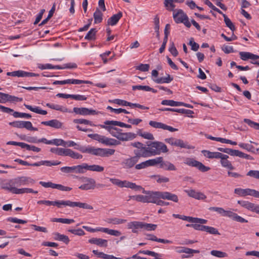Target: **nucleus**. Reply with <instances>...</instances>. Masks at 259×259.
Wrapping results in <instances>:
<instances>
[{"label":"nucleus","instance_id":"nucleus-1","mask_svg":"<svg viewBox=\"0 0 259 259\" xmlns=\"http://www.w3.org/2000/svg\"><path fill=\"white\" fill-rule=\"evenodd\" d=\"M148 147H146L140 142L132 143L131 145L137 149L134 150V154L140 155L142 157H148L152 156L159 155L161 152L166 153L168 149L166 145L162 142L155 141L147 142Z\"/></svg>","mask_w":259,"mask_h":259},{"label":"nucleus","instance_id":"nucleus-2","mask_svg":"<svg viewBox=\"0 0 259 259\" xmlns=\"http://www.w3.org/2000/svg\"><path fill=\"white\" fill-rule=\"evenodd\" d=\"M35 181L30 177L26 176L18 177L9 180L6 183L3 188L6 190L16 194H20L16 192V190H21V188H18L22 186L34 184Z\"/></svg>","mask_w":259,"mask_h":259},{"label":"nucleus","instance_id":"nucleus-3","mask_svg":"<svg viewBox=\"0 0 259 259\" xmlns=\"http://www.w3.org/2000/svg\"><path fill=\"white\" fill-rule=\"evenodd\" d=\"M82 153H87L101 157H108L115 153V150L108 148H95V147H78L75 148Z\"/></svg>","mask_w":259,"mask_h":259},{"label":"nucleus","instance_id":"nucleus-4","mask_svg":"<svg viewBox=\"0 0 259 259\" xmlns=\"http://www.w3.org/2000/svg\"><path fill=\"white\" fill-rule=\"evenodd\" d=\"M82 228L87 231L92 233L100 231L114 236H119L121 234V233L118 230L109 229L107 228L98 227L96 229H93L86 226H83Z\"/></svg>","mask_w":259,"mask_h":259},{"label":"nucleus","instance_id":"nucleus-5","mask_svg":"<svg viewBox=\"0 0 259 259\" xmlns=\"http://www.w3.org/2000/svg\"><path fill=\"white\" fill-rule=\"evenodd\" d=\"M184 163L189 166L196 167L202 172H205L210 169V167L205 166L201 162L192 158H186L184 160Z\"/></svg>","mask_w":259,"mask_h":259},{"label":"nucleus","instance_id":"nucleus-6","mask_svg":"<svg viewBox=\"0 0 259 259\" xmlns=\"http://www.w3.org/2000/svg\"><path fill=\"white\" fill-rule=\"evenodd\" d=\"M9 124V125L16 128H25L27 130L33 131H37L38 130L37 128L33 127L31 122L28 121H15L10 122Z\"/></svg>","mask_w":259,"mask_h":259},{"label":"nucleus","instance_id":"nucleus-7","mask_svg":"<svg viewBox=\"0 0 259 259\" xmlns=\"http://www.w3.org/2000/svg\"><path fill=\"white\" fill-rule=\"evenodd\" d=\"M143 193L146 194V203H152L157 204V201L160 198V191H146Z\"/></svg>","mask_w":259,"mask_h":259},{"label":"nucleus","instance_id":"nucleus-8","mask_svg":"<svg viewBox=\"0 0 259 259\" xmlns=\"http://www.w3.org/2000/svg\"><path fill=\"white\" fill-rule=\"evenodd\" d=\"M0 110L3 112L12 114L16 118H30L31 117V115L29 114L14 111L12 109L5 107L1 105Z\"/></svg>","mask_w":259,"mask_h":259},{"label":"nucleus","instance_id":"nucleus-9","mask_svg":"<svg viewBox=\"0 0 259 259\" xmlns=\"http://www.w3.org/2000/svg\"><path fill=\"white\" fill-rule=\"evenodd\" d=\"M140 155L136 153L134 156L125 159L122 162V165L125 168H131L136 165L141 157Z\"/></svg>","mask_w":259,"mask_h":259},{"label":"nucleus","instance_id":"nucleus-10","mask_svg":"<svg viewBox=\"0 0 259 259\" xmlns=\"http://www.w3.org/2000/svg\"><path fill=\"white\" fill-rule=\"evenodd\" d=\"M60 170L64 173L74 172L76 174H84V163L76 166L62 167L60 168Z\"/></svg>","mask_w":259,"mask_h":259},{"label":"nucleus","instance_id":"nucleus-11","mask_svg":"<svg viewBox=\"0 0 259 259\" xmlns=\"http://www.w3.org/2000/svg\"><path fill=\"white\" fill-rule=\"evenodd\" d=\"M82 182L84 183L79 187V189L82 190H89L94 189L96 187V181L94 179L82 177Z\"/></svg>","mask_w":259,"mask_h":259},{"label":"nucleus","instance_id":"nucleus-12","mask_svg":"<svg viewBox=\"0 0 259 259\" xmlns=\"http://www.w3.org/2000/svg\"><path fill=\"white\" fill-rule=\"evenodd\" d=\"M156 162V165L160 164V167L166 170H176V166L169 161H164L162 157H158L155 158Z\"/></svg>","mask_w":259,"mask_h":259},{"label":"nucleus","instance_id":"nucleus-13","mask_svg":"<svg viewBox=\"0 0 259 259\" xmlns=\"http://www.w3.org/2000/svg\"><path fill=\"white\" fill-rule=\"evenodd\" d=\"M39 183L45 188L57 189L62 191H69L72 190V188L70 187L64 186L61 184H55L51 182H45L40 181Z\"/></svg>","mask_w":259,"mask_h":259},{"label":"nucleus","instance_id":"nucleus-14","mask_svg":"<svg viewBox=\"0 0 259 259\" xmlns=\"http://www.w3.org/2000/svg\"><path fill=\"white\" fill-rule=\"evenodd\" d=\"M149 124L154 128L167 130L171 132H177L178 131L177 128H174L160 122L151 120L149 121Z\"/></svg>","mask_w":259,"mask_h":259},{"label":"nucleus","instance_id":"nucleus-15","mask_svg":"<svg viewBox=\"0 0 259 259\" xmlns=\"http://www.w3.org/2000/svg\"><path fill=\"white\" fill-rule=\"evenodd\" d=\"M73 111L76 114L81 115H97L100 113V112L97 111L95 110L89 109L85 107H74L73 108Z\"/></svg>","mask_w":259,"mask_h":259},{"label":"nucleus","instance_id":"nucleus-16","mask_svg":"<svg viewBox=\"0 0 259 259\" xmlns=\"http://www.w3.org/2000/svg\"><path fill=\"white\" fill-rule=\"evenodd\" d=\"M156 163V162L155 161V158L149 159L139 164H137L135 165V168L137 170L145 169L149 166H155Z\"/></svg>","mask_w":259,"mask_h":259},{"label":"nucleus","instance_id":"nucleus-17","mask_svg":"<svg viewBox=\"0 0 259 259\" xmlns=\"http://www.w3.org/2000/svg\"><path fill=\"white\" fill-rule=\"evenodd\" d=\"M99 126L101 128L106 130L113 137L117 138V139H118V136H119V134L122 131L121 129L114 127L111 126H107L105 125H99Z\"/></svg>","mask_w":259,"mask_h":259},{"label":"nucleus","instance_id":"nucleus-18","mask_svg":"<svg viewBox=\"0 0 259 259\" xmlns=\"http://www.w3.org/2000/svg\"><path fill=\"white\" fill-rule=\"evenodd\" d=\"M41 124L57 129L62 128L63 126V123L57 119L42 121Z\"/></svg>","mask_w":259,"mask_h":259},{"label":"nucleus","instance_id":"nucleus-19","mask_svg":"<svg viewBox=\"0 0 259 259\" xmlns=\"http://www.w3.org/2000/svg\"><path fill=\"white\" fill-rule=\"evenodd\" d=\"M173 17L177 23L183 22L184 19L187 18V15L181 9H179L173 13Z\"/></svg>","mask_w":259,"mask_h":259},{"label":"nucleus","instance_id":"nucleus-20","mask_svg":"<svg viewBox=\"0 0 259 259\" xmlns=\"http://www.w3.org/2000/svg\"><path fill=\"white\" fill-rule=\"evenodd\" d=\"M238 204H240L242 207L250 210L251 211L256 212L258 205L255 204L253 203L250 202L248 201H241L238 200Z\"/></svg>","mask_w":259,"mask_h":259},{"label":"nucleus","instance_id":"nucleus-21","mask_svg":"<svg viewBox=\"0 0 259 259\" xmlns=\"http://www.w3.org/2000/svg\"><path fill=\"white\" fill-rule=\"evenodd\" d=\"M160 198L162 199L171 200L175 202L179 201V198L177 195L166 191H160Z\"/></svg>","mask_w":259,"mask_h":259},{"label":"nucleus","instance_id":"nucleus-22","mask_svg":"<svg viewBox=\"0 0 259 259\" xmlns=\"http://www.w3.org/2000/svg\"><path fill=\"white\" fill-rule=\"evenodd\" d=\"M221 159L220 163L223 167L229 169V170H233L234 167L233 166L231 161L228 160L229 156L226 154H222L220 158Z\"/></svg>","mask_w":259,"mask_h":259},{"label":"nucleus","instance_id":"nucleus-23","mask_svg":"<svg viewBox=\"0 0 259 259\" xmlns=\"http://www.w3.org/2000/svg\"><path fill=\"white\" fill-rule=\"evenodd\" d=\"M186 192L190 197L198 200H204L206 198V196L203 193L193 189L186 190Z\"/></svg>","mask_w":259,"mask_h":259},{"label":"nucleus","instance_id":"nucleus-24","mask_svg":"<svg viewBox=\"0 0 259 259\" xmlns=\"http://www.w3.org/2000/svg\"><path fill=\"white\" fill-rule=\"evenodd\" d=\"M142 222L133 221L130 222L127 224L128 229L131 230L133 233H138V230H141Z\"/></svg>","mask_w":259,"mask_h":259},{"label":"nucleus","instance_id":"nucleus-25","mask_svg":"<svg viewBox=\"0 0 259 259\" xmlns=\"http://www.w3.org/2000/svg\"><path fill=\"white\" fill-rule=\"evenodd\" d=\"M118 137V141H131L136 138L137 135L135 133L128 132V133H122L119 134Z\"/></svg>","mask_w":259,"mask_h":259},{"label":"nucleus","instance_id":"nucleus-26","mask_svg":"<svg viewBox=\"0 0 259 259\" xmlns=\"http://www.w3.org/2000/svg\"><path fill=\"white\" fill-rule=\"evenodd\" d=\"M240 58L243 60L246 61L248 59L256 60L259 59V56L253 54L249 52H240L239 53Z\"/></svg>","mask_w":259,"mask_h":259},{"label":"nucleus","instance_id":"nucleus-27","mask_svg":"<svg viewBox=\"0 0 259 259\" xmlns=\"http://www.w3.org/2000/svg\"><path fill=\"white\" fill-rule=\"evenodd\" d=\"M69 206L71 207H78L87 209H93V207L92 205L86 203H82L80 202L69 201Z\"/></svg>","mask_w":259,"mask_h":259},{"label":"nucleus","instance_id":"nucleus-28","mask_svg":"<svg viewBox=\"0 0 259 259\" xmlns=\"http://www.w3.org/2000/svg\"><path fill=\"white\" fill-rule=\"evenodd\" d=\"M102 144L106 146H116L120 144V142L114 139L109 138L104 136Z\"/></svg>","mask_w":259,"mask_h":259},{"label":"nucleus","instance_id":"nucleus-29","mask_svg":"<svg viewBox=\"0 0 259 259\" xmlns=\"http://www.w3.org/2000/svg\"><path fill=\"white\" fill-rule=\"evenodd\" d=\"M84 172L87 170L97 172H102L104 170V167L102 166L96 164L89 165L87 163H84Z\"/></svg>","mask_w":259,"mask_h":259},{"label":"nucleus","instance_id":"nucleus-30","mask_svg":"<svg viewBox=\"0 0 259 259\" xmlns=\"http://www.w3.org/2000/svg\"><path fill=\"white\" fill-rule=\"evenodd\" d=\"M122 13L121 12H119L118 13L113 15L109 19H108L107 23L108 25L114 26L117 24L119 19L122 17Z\"/></svg>","mask_w":259,"mask_h":259},{"label":"nucleus","instance_id":"nucleus-31","mask_svg":"<svg viewBox=\"0 0 259 259\" xmlns=\"http://www.w3.org/2000/svg\"><path fill=\"white\" fill-rule=\"evenodd\" d=\"M89 242L100 246L106 247L107 246V240L101 238H93L89 240Z\"/></svg>","mask_w":259,"mask_h":259},{"label":"nucleus","instance_id":"nucleus-32","mask_svg":"<svg viewBox=\"0 0 259 259\" xmlns=\"http://www.w3.org/2000/svg\"><path fill=\"white\" fill-rule=\"evenodd\" d=\"M252 189L236 188L234 190V193L240 196L245 197L247 195L251 196Z\"/></svg>","mask_w":259,"mask_h":259},{"label":"nucleus","instance_id":"nucleus-33","mask_svg":"<svg viewBox=\"0 0 259 259\" xmlns=\"http://www.w3.org/2000/svg\"><path fill=\"white\" fill-rule=\"evenodd\" d=\"M202 153L207 158H220L222 156V153L218 152H210L207 150H203Z\"/></svg>","mask_w":259,"mask_h":259},{"label":"nucleus","instance_id":"nucleus-34","mask_svg":"<svg viewBox=\"0 0 259 259\" xmlns=\"http://www.w3.org/2000/svg\"><path fill=\"white\" fill-rule=\"evenodd\" d=\"M53 235L55 240L62 241L66 244H68L70 240L68 237L66 235L61 234L57 232L53 233Z\"/></svg>","mask_w":259,"mask_h":259},{"label":"nucleus","instance_id":"nucleus-35","mask_svg":"<svg viewBox=\"0 0 259 259\" xmlns=\"http://www.w3.org/2000/svg\"><path fill=\"white\" fill-rule=\"evenodd\" d=\"M136 135L147 140H153L154 139L153 134L149 132H143L141 129L138 130L137 134Z\"/></svg>","mask_w":259,"mask_h":259},{"label":"nucleus","instance_id":"nucleus-36","mask_svg":"<svg viewBox=\"0 0 259 259\" xmlns=\"http://www.w3.org/2000/svg\"><path fill=\"white\" fill-rule=\"evenodd\" d=\"M24 106L27 109L36 113L41 115H46L47 114V111L41 109L39 107H33L30 105L26 104H24Z\"/></svg>","mask_w":259,"mask_h":259},{"label":"nucleus","instance_id":"nucleus-37","mask_svg":"<svg viewBox=\"0 0 259 259\" xmlns=\"http://www.w3.org/2000/svg\"><path fill=\"white\" fill-rule=\"evenodd\" d=\"M173 80V77L169 74H167L166 77H161L155 79L154 81L157 83H169Z\"/></svg>","mask_w":259,"mask_h":259},{"label":"nucleus","instance_id":"nucleus-38","mask_svg":"<svg viewBox=\"0 0 259 259\" xmlns=\"http://www.w3.org/2000/svg\"><path fill=\"white\" fill-rule=\"evenodd\" d=\"M156 228L157 225L142 222L141 230L142 231H154Z\"/></svg>","mask_w":259,"mask_h":259},{"label":"nucleus","instance_id":"nucleus-39","mask_svg":"<svg viewBox=\"0 0 259 259\" xmlns=\"http://www.w3.org/2000/svg\"><path fill=\"white\" fill-rule=\"evenodd\" d=\"M93 16L95 23H99L101 22L103 19V14L99 8H96V11L94 13Z\"/></svg>","mask_w":259,"mask_h":259},{"label":"nucleus","instance_id":"nucleus-40","mask_svg":"<svg viewBox=\"0 0 259 259\" xmlns=\"http://www.w3.org/2000/svg\"><path fill=\"white\" fill-rule=\"evenodd\" d=\"M123 187L129 188L135 190H141L143 188L141 186L137 185L135 183L130 182L127 181H124Z\"/></svg>","mask_w":259,"mask_h":259},{"label":"nucleus","instance_id":"nucleus-41","mask_svg":"<svg viewBox=\"0 0 259 259\" xmlns=\"http://www.w3.org/2000/svg\"><path fill=\"white\" fill-rule=\"evenodd\" d=\"M46 106L51 109H53L58 110V111H60L63 112H68L67 108H66L63 106L59 105L47 103L46 104Z\"/></svg>","mask_w":259,"mask_h":259},{"label":"nucleus","instance_id":"nucleus-42","mask_svg":"<svg viewBox=\"0 0 259 259\" xmlns=\"http://www.w3.org/2000/svg\"><path fill=\"white\" fill-rule=\"evenodd\" d=\"M70 200H57L51 201V205L57 206L58 208H61L62 206H69Z\"/></svg>","mask_w":259,"mask_h":259},{"label":"nucleus","instance_id":"nucleus-43","mask_svg":"<svg viewBox=\"0 0 259 259\" xmlns=\"http://www.w3.org/2000/svg\"><path fill=\"white\" fill-rule=\"evenodd\" d=\"M67 149L62 148H52L50 151L60 156H66Z\"/></svg>","mask_w":259,"mask_h":259},{"label":"nucleus","instance_id":"nucleus-44","mask_svg":"<svg viewBox=\"0 0 259 259\" xmlns=\"http://www.w3.org/2000/svg\"><path fill=\"white\" fill-rule=\"evenodd\" d=\"M66 156H70L72 158L76 159H81L82 158V155L74 152L70 149H67V152L66 153Z\"/></svg>","mask_w":259,"mask_h":259},{"label":"nucleus","instance_id":"nucleus-45","mask_svg":"<svg viewBox=\"0 0 259 259\" xmlns=\"http://www.w3.org/2000/svg\"><path fill=\"white\" fill-rule=\"evenodd\" d=\"M184 253H186L188 254V255H183L182 256V258H190L193 256V253H199L200 252L199 250H195L193 249H191L189 248L186 247V248L185 249Z\"/></svg>","mask_w":259,"mask_h":259},{"label":"nucleus","instance_id":"nucleus-46","mask_svg":"<svg viewBox=\"0 0 259 259\" xmlns=\"http://www.w3.org/2000/svg\"><path fill=\"white\" fill-rule=\"evenodd\" d=\"M107 222L109 224H112L113 225H120L122 224H124L126 222V220L119 219L117 218L109 219L108 220Z\"/></svg>","mask_w":259,"mask_h":259},{"label":"nucleus","instance_id":"nucleus-47","mask_svg":"<svg viewBox=\"0 0 259 259\" xmlns=\"http://www.w3.org/2000/svg\"><path fill=\"white\" fill-rule=\"evenodd\" d=\"M206 226H204L200 224H187L186 227H192L196 230L205 231Z\"/></svg>","mask_w":259,"mask_h":259},{"label":"nucleus","instance_id":"nucleus-48","mask_svg":"<svg viewBox=\"0 0 259 259\" xmlns=\"http://www.w3.org/2000/svg\"><path fill=\"white\" fill-rule=\"evenodd\" d=\"M21 140L26 141L28 142L37 143H38V139L36 137H30L27 138L25 135H18Z\"/></svg>","mask_w":259,"mask_h":259},{"label":"nucleus","instance_id":"nucleus-49","mask_svg":"<svg viewBox=\"0 0 259 259\" xmlns=\"http://www.w3.org/2000/svg\"><path fill=\"white\" fill-rule=\"evenodd\" d=\"M223 16L227 26L232 31H234L235 30V27L231 22V20L225 14H223Z\"/></svg>","mask_w":259,"mask_h":259},{"label":"nucleus","instance_id":"nucleus-50","mask_svg":"<svg viewBox=\"0 0 259 259\" xmlns=\"http://www.w3.org/2000/svg\"><path fill=\"white\" fill-rule=\"evenodd\" d=\"M109 102L116 104L118 105L127 106L129 104V102L121 99H116L114 100H109Z\"/></svg>","mask_w":259,"mask_h":259},{"label":"nucleus","instance_id":"nucleus-51","mask_svg":"<svg viewBox=\"0 0 259 259\" xmlns=\"http://www.w3.org/2000/svg\"><path fill=\"white\" fill-rule=\"evenodd\" d=\"M97 30L95 28H92L85 35L84 38L87 40H93L95 39Z\"/></svg>","mask_w":259,"mask_h":259},{"label":"nucleus","instance_id":"nucleus-52","mask_svg":"<svg viewBox=\"0 0 259 259\" xmlns=\"http://www.w3.org/2000/svg\"><path fill=\"white\" fill-rule=\"evenodd\" d=\"M176 146L180 147L181 148L188 149L193 148V147H191V146H190L189 145H188L187 143H185L183 140H182L181 139H178L177 140Z\"/></svg>","mask_w":259,"mask_h":259},{"label":"nucleus","instance_id":"nucleus-53","mask_svg":"<svg viewBox=\"0 0 259 259\" xmlns=\"http://www.w3.org/2000/svg\"><path fill=\"white\" fill-rule=\"evenodd\" d=\"M173 0H164V4L166 9L170 11H175V5L173 4Z\"/></svg>","mask_w":259,"mask_h":259},{"label":"nucleus","instance_id":"nucleus-54","mask_svg":"<svg viewBox=\"0 0 259 259\" xmlns=\"http://www.w3.org/2000/svg\"><path fill=\"white\" fill-rule=\"evenodd\" d=\"M210 254L214 256L218 257H225L228 256L227 253L219 250H212L210 252Z\"/></svg>","mask_w":259,"mask_h":259},{"label":"nucleus","instance_id":"nucleus-55","mask_svg":"<svg viewBox=\"0 0 259 259\" xmlns=\"http://www.w3.org/2000/svg\"><path fill=\"white\" fill-rule=\"evenodd\" d=\"M51 145L66 147V141L61 139H54L52 140Z\"/></svg>","mask_w":259,"mask_h":259},{"label":"nucleus","instance_id":"nucleus-56","mask_svg":"<svg viewBox=\"0 0 259 259\" xmlns=\"http://www.w3.org/2000/svg\"><path fill=\"white\" fill-rule=\"evenodd\" d=\"M109 181L114 185L117 186L120 188L123 187L124 181H121L116 178H109Z\"/></svg>","mask_w":259,"mask_h":259},{"label":"nucleus","instance_id":"nucleus-57","mask_svg":"<svg viewBox=\"0 0 259 259\" xmlns=\"http://www.w3.org/2000/svg\"><path fill=\"white\" fill-rule=\"evenodd\" d=\"M244 122L247 123L250 127H253L256 130H259V123L255 122L250 119L245 118Z\"/></svg>","mask_w":259,"mask_h":259},{"label":"nucleus","instance_id":"nucleus-58","mask_svg":"<svg viewBox=\"0 0 259 259\" xmlns=\"http://www.w3.org/2000/svg\"><path fill=\"white\" fill-rule=\"evenodd\" d=\"M90 138L98 141L99 143H102L104 136L100 135L97 134H91L88 135Z\"/></svg>","mask_w":259,"mask_h":259},{"label":"nucleus","instance_id":"nucleus-59","mask_svg":"<svg viewBox=\"0 0 259 259\" xmlns=\"http://www.w3.org/2000/svg\"><path fill=\"white\" fill-rule=\"evenodd\" d=\"M73 122L75 123L89 124L91 126L95 125L91 121L84 119H75L73 120Z\"/></svg>","mask_w":259,"mask_h":259},{"label":"nucleus","instance_id":"nucleus-60","mask_svg":"<svg viewBox=\"0 0 259 259\" xmlns=\"http://www.w3.org/2000/svg\"><path fill=\"white\" fill-rule=\"evenodd\" d=\"M207 221L205 219L198 218H193L191 217L190 222V223H196V224H205L207 223Z\"/></svg>","mask_w":259,"mask_h":259},{"label":"nucleus","instance_id":"nucleus-61","mask_svg":"<svg viewBox=\"0 0 259 259\" xmlns=\"http://www.w3.org/2000/svg\"><path fill=\"white\" fill-rule=\"evenodd\" d=\"M70 83L78 84L81 83L93 84V82L89 80H82L76 79H70Z\"/></svg>","mask_w":259,"mask_h":259},{"label":"nucleus","instance_id":"nucleus-62","mask_svg":"<svg viewBox=\"0 0 259 259\" xmlns=\"http://www.w3.org/2000/svg\"><path fill=\"white\" fill-rule=\"evenodd\" d=\"M152 177L156 178V182L158 183H167L169 181V179L168 178L162 177L159 175H154Z\"/></svg>","mask_w":259,"mask_h":259},{"label":"nucleus","instance_id":"nucleus-63","mask_svg":"<svg viewBox=\"0 0 259 259\" xmlns=\"http://www.w3.org/2000/svg\"><path fill=\"white\" fill-rule=\"evenodd\" d=\"M205 231L210 234H213V235H220V233L219 232L218 230L216 228L212 227H209L208 226H206Z\"/></svg>","mask_w":259,"mask_h":259},{"label":"nucleus","instance_id":"nucleus-64","mask_svg":"<svg viewBox=\"0 0 259 259\" xmlns=\"http://www.w3.org/2000/svg\"><path fill=\"white\" fill-rule=\"evenodd\" d=\"M247 176L259 179V170H250L247 173Z\"/></svg>","mask_w":259,"mask_h":259}]
</instances>
